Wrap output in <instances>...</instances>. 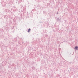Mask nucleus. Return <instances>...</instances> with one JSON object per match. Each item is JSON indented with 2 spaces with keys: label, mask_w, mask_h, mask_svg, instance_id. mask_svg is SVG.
<instances>
[{
  "label": "nucleus",
  "mask_w": 78,
  "mask_h": 78,
  "mask_svg": "<svg viewBox=\"0 0 78 78\" xmlns=\"http://www.w3.org/2000/svg\"><path fill=\"white\" fill-rule=\"evenodd\" d=\"M30 30H31V29H29V30L28 31V33H29V32H30Z\"/></svg>",
  "instance_id": "nucleus-2"
},
{
  "label": "nucleus",
  "mask_w": 78,
  "mask_h": 78,
  "mask_svg": "<svg viewBox=\"0 0 78 78\" xmlns=\"http://www.w3.org/2000/svg\"><path fill=\"white\" fill-rule=\"evenodd\" d=\"M74 48L75 50H78V47L76 46Z\"/></svg>",
  "instance_id": "nucleus-1"
}]
</instances>
